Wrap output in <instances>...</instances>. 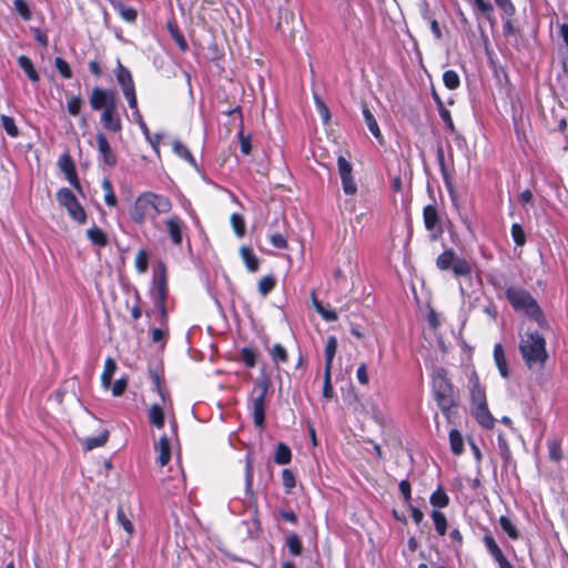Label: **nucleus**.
<instances>
[{
  "instance_id": "nucleus-57",
  "label": "nucleus",
  "mask_w": 568,
  "mask_h": 568,
  "mask_svg": "<svg viewBox=\"0 0 568 568\" xmlns=\"http://www.w3.org/2000/svg\"><path fill=\"white\" fill-rule=\"evenodd\" d=\"M283 485L287 489H292L295 486V476L290 469H284L282 471Z\"/></svg>"
},
{
  "instance_id": "nucleus-13",
  "label": "nucleus",
  "mask_w": 568,
  "mask_h": 568,
  "mask_svg": "<svg viewBox=\"0 0 568 568\" xmlns=\"http://www.w3.org/2000/svg\"><path fill=\"white\" fill-rule=\"evenodd\" d=\"M165 224H166V230L171 237V241L176 245L181 244L182 231L184 227L182 220L179 216L173 215L166 220Z\"/></svg>"
},
{
  "instance_id": "nucleus-47",
  "label": "nucleus",
  "mask_w": 568,
  "mask_h": 568,
  "mask_svg": "<svg viewBox=\"0 0 568 568\" xmlns=\"http://www.w3.org/2000/svg\"><path fill=\"white\" fill-rule=\"evenodd\" d=\"M443 80L445 85L450 90H454L459 85V77L453 70H447L443 75Z\"/></svg>"
},
{
  "instance_id": "nucleus-62",
  "label": "nucleus",
  "mask_w": 568,
  "mask_h": 568,
  "mask_svg": "<svg viewBox=\"0 0 568 568\" xmlns=\"http://www.w3.org/2000/svg\"><path fill=\"white\" fill-rule=\"evenodd\" d=\"M240 142H241V150L244 154H248L251 152V136L244 135L243 131H240L239 133Z\"/></svg>"
},
{
  "instance_id": "nucleus-4",
  "label": "nucleus",
  "mask_w": 568,
  "mask_h": 568,
  "mask_svg": "<svg viewBox=\"0 0 568 568\" xmlns=\"http://www.w3.org/2000/svg\"><path fill=\"white\" fill-rule=\"evenodd\" d=\"M357 254L353 248L343 250L337 258V266L334 272L336 282L345 281L348 276L352 277L356 272Z\"/></svg>"
},
{
  "instance_id": "nucleus-16",
  "label": "nucleus",
  "mask_w": 568,
  "mask_h": 568,
  "mask_svg": "<svg viewBox=\"0 0 568 568\" xmlns=\"http://www.w3.org/2000/svg\"><path fill=\"white\" fill-rule=\"evenodd\" d=\"M470 399L473 407L487 404L485 389L479 385L476 374L471 376Z\"/></svg>"
},
{
  "instance_id": "nucleus-34",
  "label": "nucleus",
  "mask_w": 568,
  "mask_h": 568,
  "mask_svg": "<svg viewBox=\"0 0 568 568\" xmlns=\"http://www.w3.org/2000/svg\"><path fill=\"white\" fill-rule=\"evenodd\" d=\"M432 518L434 520L435 528H436L437 532L440 536H444L447 530V520H446L445 515L438 510H434L432 514Z\"/></svg>"
},
{
  "instance_id": "nucleus-19",
  "label": "nucleus",
  "mask_w": 568,
  "mask_h": 568,
  "mask_svg": "<svg viewBox=\"0 0 568 568\" xmlns=\"http://www.w3.org/2000/svg\"><path fill=\"white\" fill-rule=\"evenodd\" d=\"M109 435H110V433L106 428H101L98 436L87 437L83 440V446H84L85 450H92L93 448L104 446L109 439Z\"/></svg>"
},
{
  "instance_id": "nucleus-48",
  "label": "nucleus",
  "mask_w": 568,
  "mask_h": 568,
  "mask_svg": "<svg viewBox=\"0 0 568 568\" xmlns=\"http://www.w3.org/2000/svg\"><path fill=\"white\" fill-rule=\"evenodd\" d=\"M155 283H156L158 292H159V303H160V306L163 308L164 307V300H165V296H166V290H165L166 278H165L164 271L159 276V278L155 281Z\"/></svg>"
},
{
  "instance_id": "nucleus-55",
  "label": "nucleus",
  "mask_w": 568,
  "mask_h": 568,
  "mask_svg": "<svg viewBox=\"0 0 568 568\" xmlns=\"http://www.w3.org/2000/svg\"><path fill=\"white\" fill-rule=\"evenodd\" d=\"M252 484H253V464L251 462V458L247 457L246 468H245V486H246L247 493H251Z\"/></svg>"
},
{
  "instance_id": "nucleus-14",
  "label": "nucleus",
  "mask_w": 568,
  "mask_h": 568,
  "mask_svg": "<svg viewBox=\"0 0 568 568\" xmlns=\"http://www.w3.org/2000/svg\"><path fill=\"white\" fill-rule=\"evenodd\" d=\"M98 149L103 158V162L109 166H113L116 162V158L113 154L111 146L103 133L97 134Z\"/></svg>"
},
{
  "instance_id": "nucleus-18",
  "label": "nucleus",
  "mask_w": 568,
  "mask_h": 568,
  "mask_svg": "<svg viewBox=\"0 0 568 568\" xmlns=\"http://www.w3.org/2000/svg\"><path fill=\"white\" fill-rule=\"evenodd\" d=\"M148 195L151 202L150 204L152 205V210L156 214L168 213L171 210L172 204L168 197L151 192H148Z\"/></svg>"
},
{
  "instance_id": "nucleus-49",
  "label": "nucleus",
  "mask_w": 568,
  "mask_h": 568,
  "mask_svg": "<svg viewBox=\"0 0 568 568\" xmlns=\"http://www.w3.org/2000/svg\"><path fill=\"white\" fill-rule=\"evenodd\" d=\"M54 65L63 78L70 79L72 77V71L69 63L62 58H55Z\"/></svg>"
},
{
  "instance_id": "nucleus-60",
  "label": "nucleus",
  "mask_w": 568,
  "mask_h": 568,
  "mask_svg": "<svg viewBox=\"0 0 568 568\" xmlns=\"http://www.w3.org/2000/svg\"><path fill=\"white\" fill-rule=\"evenodd\" d=\"M270 240H271V243L273 244V246H275L277 248H286L287 247V240L285 239L284 235H282L280 233L271 235Z\"/></svg>"
},
{
  "instance_id": "nucleus-50",
  "label": "nucleus",
  "mask_w": 568,
  "mask_h": 568,
  "mask_svg": "<svg viewBox=\"0 0 568 568\" xmlns=\"http://www.w3.org/2000/svg\"><path fill=\"white\" fill-rule=\"evenodd\" d=\"M148 253L144 250H140L135 256V267L139 273H144L148 270Z\"/></svg>"
},
{
  "instance_id": "nucleus-41",
  "label": "nucleus",
  "mask_w": 568,
  "mask_h": 568,
  "mask_svg": "<svg viewBox=\"0 0 568 568\" xmlns=\"http://www.w3.org/2000/svg\"><path fill=\"white\" fill-rule=\"evenodd\" d=\"M332 369H324V381H323V397L331 399L334 396V390L332 386Z\"/></svg>"
},
{
  "instance_id": "nucleus-3",
  "label": "nucleus",
  "mask_w": 568,
  "mask_h": 568,
  "mask_svg": "<svg viewBox=\"0 0 568 568\" xmlns=\"http://www.w3.org/2000/svg\"><path fill=\"white\" fill-rule=\"evenodd\" d=\"M433 389L438 406L443 410H448L453 406V388L443 368L437 369L433 375Z\"/></svg>"
},
{
  "instance_id": "nucleus-32",
  "label": "nucleus",
  "mask_w": 568,
  "mask_h": 568,
  "mask_svg": "<svg viewBox=\"0 0 568 568\" xmlns=\"http://www.w3.org/2000/svg\"><path fill=\"white\" fill-rule=\"evenodd\" d=\"M449 443H450L452 450L456 455H459L463 453L464 442H463V437L458 430H456V429L450 430Z\"/></svg>"
},
{
  "instance_id": "nucleus-17",
  "label": "nucleus",
  "mask_w": 568,
  "mask_h": 568,
  "mask_svg": "<svg viewBox=\"0 0 568 568\" xmlns=\"http://www.w3.org/2000/svg\"><path fill=\"white\" fill-rule=\"evenodd\" d=\"M473 414L476 420L485 428H493L495 425V418L489 413L487 404L473 407Z\"/></svg>"
},
{
  "instance_id": "nucleus-45",
  "label": "nucleus",
  "mask_w": 568,
  "mask_h": 568,
  "mask_svg": "<svg viewBox=\"0 0 568 568\" xmlns=\"http://www.w3.org/2000/svg\"><path fill=\"white\" fill-rule=\"evenodd\" d=\"M82 106V99L79 95H72L67 102L68 112L71 115H79Z\"/></svg>"
},
{
  "instance_id": "nucleus-38",
  "label": "nucleus",
  "mask_w": 568,
  "mask_h": 568,
  "mask_svg": "<svg viewBox=\"0 0 568 568\" xmlns=\"http://www.w3.org/2000/svg\"><path fill=\"white\" fill-rule=\"evenodd\" d=\"M549 458L556 463L562 458L561 444L557 439H552L548 443Z\"/></svg>"
},
{
  "instance_id": "nucleus-35",
  "label": "nucleus",
  "mask_w": 568,
  "mask_h": 568,
  "mask_svg": "<svg viewBox=\"0 0 568 568\" xmlns=\"http://www.w3.org/2000/svg\"><path fill=\"white\" fill-rule=\"evenodd\" d=\"M453 272L456 276H467L471 273V267L466 260L457 257L453 265Z\"/></svg>"
},
{
  "instance_id": "nucleus-33",
  "label": "nucleus",
  "mask_w": 568,
  "mask_h": 568,
  "mask_svg": "<svg viewBox=\"0 0 568 568\" xmlns=\"http://www.w3.org/2000/svg\"><path fill=\"white\" fill-rule=\"evenodd\" d=\"M88 237L99 246H105L108 244V239L103 231L97 226L88 230Z\"/></svg>"
},
{
  "instance_id": "nucleus-21",
  "label": "nucleus",
  "mask_w": 568,
  "mask_h": 568,
  "mask_svg": "<svg viewBox=\"0 0 568 568\" xmlns=\"http://www.w3.org/2000/svg\"><path fill=\"white\" fill-rule=\"evenodd\" d=\"M494 359L499 369L500 375L504 378H507L509 376L507 359L505 356L504 348L500 344H496L494 347Z\"/></svg>"
},
{
  "instance_id": "nucleus-56",
  "label": "nucleus",
  "mask_w": 568,
  "mask_h": 568,
  "mask_svg": "<svg viewBox=\"0 0 568 568\" xmlns=\"http://www.w3.org/2000/svg\"><path fill=\"white\" fill-rule=\"evenodd\" d=\"M128 386V381L125 378H120L118 381H115V383L113 385H111V390H112V394L113 396H121L125 388Z\"/></svg>"
},
{
  "instance_id": "nucleus-2",
  "label": "nucleus",
  "mask_w": 568,
  "mask_h": 568,
  "mask_svg": "<svg viewBox=\"0 0 568 568\" xmlns=\"http://www.w3.org/2000/svg\"><path fill=\"white\" fill-rule=\"evenodd\" d=\"M506 296L510 305L517 311L525 313L528 317L536 321L542 331L549 329L546 316L536 300L524 288L510 286L506 291Z\"/></svg>"
},
{
  "instance_id": "nucleus-11",
  "label": "nucleus",
  "mask_w": 568,
  "mask_h": 568,
  "mask_svg": "<svg viewBox=\"0 0 568 568\" xmlns=\"http://www.w3.org/2000/svg\"><path fill=\"white\" fill-rule=\"evenodd\" d=\"M101 122L103 123V126L108 130H111L113 132L121 131L122 124L118 113V104L102 111Z\"/></svg>"
},
{
  "instance_id": "nucleus-15",
  "label": "nucleus",
  "mask_w": 568,
  "mask_h": 568,
  "mask_svg": "<svg viewBox=\"0 0 568 568\" xmlns=\"http://www.w3.org/2000/svg\"><path fill=\"white\" fill-rule=\"evenodd\" d=\"M154 449L158 453V462L161 466H165L171 458V445L169 438L163 435L155 443Z\"/></svg>"
},
{
  "instance_id": "nucleus-40",
  "label": "nucleus",
  "mask_w": 568,
  "mask_h": 568,
  "mask_svg": "<svg viewBox=\"0 0 568 568\" xmlns=\"http://www.w3.org/2000/svg\"><path fill=\"white\" fill-rule=\"evenodd\" d=\"M173 150L174 152L180 156L185 159L191 164L195 165V160L189 149L180 141H175L173 143Z\"/></svg>"
},
{
  "instance_id": "nucleus-24",
  "label": "nucleus",
  "mask_w": 568,
  "mask_h": 568,
  "mask_svg": "<svg viewBox=\"0 0 568 568\" xmlns=\"http://www.w3.org/2000/svg\"><path fill=\"white\" fill-rule=\"evenodd\" d=\"M457 257L458 256L455 254L453 250H447L437 257L436 265L442 271H446L450 267L453 268V265Z\"/></svg>"
},
{
  "instance_id": "nucleus-42",
  "label": "nucleus",
  "mask_w": 568,
  "mask_h": 568,
  "mask_svg": "<svg viewBox=\"0 0 568 568\" xmlns=\"http://www.w3.org/2000/svg\"><path fill=\"white\" fill-rule=\"evenodd\" d=\"M1 123H2V126L6 130V132L10 136L17 138L19 135V129L16 125V122H14L13 118L8 116V115H2L1 116Z\"/></svg>"
},
{
  "instance_id": "nucleus-58",
  "label": "nucleus",
  "mask_w": 568,
  "mask_h": 568,
  "mask_svg": "<svg viewBox=\"0 0 568 568\" xmlns=\"http://www.w3.org/2000/svg\"><path fill=\"white\" fill-rule=\"evenodd\" d=\"M484 541H485V545L487 547V549L489 550L490 555L494 556L496 554H498L499 551H501V549L499 548V546L496 544L495 539L493 538V536L490 535H485L484 537Z\"/></svg>"
},
{
  "instance_id": "nucleus-39",
  "label": "nucleus",
  "mask_w": 568,
  "mask_h": 568,
  "mask_svg": "<svg viewBox=\"0 0 568 568\" xmlns=\"http://www.w3.org/2000/svg\"><path fill=\"white\" fill-rule=\"evenodd\" d=\"M275 286V277L273 275H266L258 282V292L261 295H267Z\"/></svg>"
},
{
  "instance_id": "nucleus-46",
  "label": "nucleus",
  "mask_w": 568,
  "mask_h": 568,
  "mask_svg": "<svg viewBox=\"0 0 568 568\" xmlns=\"http://www.w3.org/2000/svg\"><path fill=\"white\" fill-rule=\"evenodd\" d=\"M231 223H232V226H233L236 235L239 237L244 236V234H245V223H244V220H243L242 215H240L237 213H233L232 216H231Z\"/></svg>"
},
{
  "instance_id": "nucleus-30",
  "label": "nucleus",
  "mask_w": 568,
  "mask_h": 568,
  "mask_svg": "<svg viewBox=\"0 0 568 568\" xmlns=\"http://www.w3.org/2000/svg\"><path fill=\"white\" fill-rule=\"evenodd\" d=\"M291 456H292L291 450L285 444L280 443L276 446V450H275V455H274V462L276 464H278V465L288 464L291 462Z\"/></svg>"
},
{
  "instance_id": "nucleus-25",
  "label": "nucleus",
  "mask_w": 568,
  "mask_h": 568,
  "mask_svg": "<svg viewBox=\"0 0 568 568\" xmlns=\"http://www.w3.org/2000/svg\"><path fill=\"white\" fill-rule=\"evenodd\" d=\"M423 217L425 227L428 231H433L438 223V213L434 205H427L424 207Z\"/></svg>"
},
{
  "instance_id": "nucleus-1",
  "label": "nucleus",
  "mask_w": 568,
  "mask_h": 568,
  "mask_svg": "<svg viewBox=\"0 0 568 568\" xmlns=\"http://www.w3.org/2000/svg\"><path fill=\"white\" fill-rule=\"evenodd\" d=\"M519 352L529 371L536 373L544 371L549 355L546 349V339L539 332H526L520 338Z\"/></svg>"
},
{
  "instance_id": "nucleus-5",
  "label": "nucleus",
  "mask_w": 568,
  "mask_h": 568,
  "mask_svg": "<svg viewBox=\"0 0 568 568\" xmlns=\"http://www.w3.org/2000/svg\"><path fill=\"white\" fill-rule=\"evenodd\" d=\"M57 197L59 203L67 209L68 213L73 220L79 223L85 222L87 214L84 209L80 205L71 190L67 187L59 190Z\"/></svg>"
},
{
  "instance_id": "nucleus-64",
  "label": "nucleus",
  "mask_w": 568,
  "mask_h": 568,
  "mask_svg": "<svg viewBox=\"0 0 568 568\" xmlns=\"http://www.w3.org/2000/svg\"><path fill=\"white\" fill-rule=\"evenodd\" d=\"M496 4L508 16L515 12V8L510 0H495Z\"/></svg>"
},
{
  "instance_id": "nucleus-20",
  "label": "nucleus",
  "mask_w": 568,
  "mask_h": 568,
  "mask_svg": "<svg viewBox=\"0 0 568 568\" xmlns=\"http://www.w3.org/2000/svg\"><path fill=\"white\" fill-rule=\"evenodd\" d=\"M240 254L250 272H256L258 270L260 260L254 254L253 250L248 246H242Z\"/></svg>"
},
{
  "instance_id": "nucleus-27",
  "label": "nucleus",
  "mask_w": 568,
  "mask_h": 568,
  "mask_svg": "<svg viewBox=\"0 0 568 568\" xmlns=\"http://www.w3.org/2000/svg\"><path fill=\"white\" fill-rule=\"evenodd\" d=\"M336 349H337L336 337L335 336L328 337L326 345H325V368L324 369H332L333 359H334Z\"/></svg>"
},
{
  "instance_id": "nucleus-61",
  "label": "nucleus",
  "mask_w": 568,
  "mask_h": 568,
  "mask_svg": "<svg viewBox=\"0 0 568 568\" xmlns=\"http://www.w3.org/2000/svg\"><path fill=\"white\" fill-rule=\"evenodd\" d=\"M120 16L129 22H133L136 19V11L133 8L120 7Z\"/></svg>"
},
{
  "instance_id": "nucleus-36",
  "label": "nucleus",
  "mask_w": 568,
  "mask_h": 568,
  "mask_svg": "<svg viewBox=\"0 0 568 568\" xmlns=\"http://www.w3.org/2000/svg\"><path fill=\"white\" fill-rule=\"evenodd\" d=\"M448 501H449V498L442 488H438L430 496V504L435 507H439V508L446 507L448 505Z\"/></svg>"
},
{
  "instance_id": "nucleus-12",
  "label": "nucleus",
  "mask_w": 568,
  "mask_h": 568,
  "mask_svg": "<svg viewBox=\"0 0 568 568\" xmlns=\"http://www.w3.org/2000/svg\"><path fill=\"white\" fill-rule=\"evenodd\" d=\"M59 166L62 172L65 173L67 179L69 182L79 191L81 192V185L80 181L78 179L74 164L70 158L69 154H63L59 160Z\"/></svg>"
},
{
  "instance_id": "nucleus-53",
  "label": "nucleus",
  "mask_w": 568,
  "mask_h": 568,
  "mask_svg": "<svg viewBox=\"0 0 568 568\" xmlns=\"http://www.w3.org/2000/svg\"><path fill=\"white\" fill-rule=\"evenodd\" d=\"M511 235L517 245L521 246L525 244V242H526L525 232L519 224H513Z\"/></svg>"
},
{
  "instance_id": "nucleus-51",
  "label": "nucleus",
  "mask_w": 568,
  "mask_h": 568,
  "mask_svg": "<svg viewBox=\"0 0 568 568\" xmlns=\"http://www.w3.org/2000/svg\"><path fill=\"white\" fill-rule=\"evenodd\" d=\"M271 355L274 362H286L287 353L281 344H275L271 349Z\"/></svg>"
},
{
  "instance_id": "nucleus-44",
  "label": "nucleus",
  "mask_w": 568,
  "mask_h": 568,
  "mask_svg": "<svg viewBox=\"0 0 568 568\" xmlns=\"http://www.w3.org/2000/svg\"><path fill=\"white\" fill-rule=\"evenodd\" d=\"M118 523L123 527V529L131 536L134 532V527L131 520L125 515L124 510L120 507L116 511Z\"/></svg>"
},
{
  "instance_id": "nucleus-54",
  "label": "nucleus",
  "mask_w": 568,
  "mask_h": 568,
  "mask_svg": "<svg viewBox=\"0 0 568 568\" xmlns=\"http://www.w3.org/2000/svg\"><path fill=\"white\" fill-rule=\"evenodd\" d=\"M241 358H242L243 363L247 367L255 366L256 355H255V352L253 349H251V348H243L242 352H241Z\"/></svg>"
},
{
  "instance_id": "nucleus-10",
  "label": "nucleus",
  "mask_w": 568,
  "mask_h": 568,
  "mask_svg": "<svg viewBox=\"0 0 568 568\" xmlns=\"http://www.w3.org/2000/svg\"><path fill=\"white\" fill-rule=\"evenodd\" d=\"M150 203L148 193H143L135 200L134 205L130 211V216L135 223H143L145 217L150 214L152 210V205Z\"/></svg>"
},
{
  "instance_id": "nucleus-63",
  "label": "nucleus",
  "mask_w": 568,
  "mask_h": 568,
  "mask_svg": "<svg viewBox=\"0 0 568 568\" xmlns=\"http://www.w3.org/2000/svg\"><path fill=\"white\" fill-rule=\"evenodd\" d=\"M170 31L173 37V39L176 41L179 47L182 50H185L187 48L186 41L184 40L183 36L179 32V30L172 26H170Z\"/></svg>"
},
{
  "instance_id": "nucleus-52",
  "label": "nucleus",
  "mask_w": 568,
  "mask_h": 568,
  "mask_svg": "<svg viewBox=\"0 0 568 568\" xmlns=\"http://www.w3.org/2000/svg\"><path fill=\"white\" fill-rule=\"evenodd\" d=\"M14 8L26 21L31 19V11L24 0H14Z\"/></svg>"
},
{
  "instance_id": "nucleus-59",
  "label": "nucleus",
  "mask_w": 568,
  "mask_h": 568,
  "mask_svg": "<svg viewBox=\"0 0 568 568\" xmlns=\"http://www.w3.org/2000/svg\"><path fill=\"white\" fill-rule=\"evenodd\" d=\"M484 541H485V545L487 547V549L489 550L490 555L494 556L496 554H498L499 551H501V549L499 548V546L496 544L495 539L493 538V536L490 535H485L484 537Z\"/></svg>"
},
{
  "instance_id": "nucleus-8",
  "label": "nucleus",
  "mask_w": 568,
  "mask_h": 568,
  "mask_svg": "<svg viewBox=\"0 0 568 568\" xmlns=\"http://www.w3.org/2000/svg\"><path fill=\"white\" fill-rule=\"evenodd\" d=\"M337 166L344 193L346 195H355L357 193V184L353 176L352 163L341 155L337 159Z\"/></svg>"
},
{
  "instance_id": "nucleus-9",
  "label": "nucleus",
  "mask_w": 568,
  "mask_h": 568,
  "mask_svg": "<svg viewBox=\"0 0 568 568\" xmlns=\"http://www.w3.org/2000/svg\"><path fill=\"white\" fill-rule=\"evenodd\" d=\"M266 393H267V384L263 383L262 385H260V392H258L257 396L254 397L253 402H252L254 424L257 427L264 426Z\"/></svg>"
},
{
  "instance_id": "nucleus-26",
  "label": "nucleus",
  "mask_w": 568,
  "mask_h": 568,
  "mask_svg": "<svg viewBox=\"0 0 568 568\" xmlns=\"http://www.w3.org/2000/svg\"><path fill=\"white\" fill-rule=\"evenodd\" d=\"M363 115L368 130L379 142H382V132L379 130L377 121L366 106L363 108Z\"/></svg>"
},
{
  "instance_id": "nucleus-6",
  "label": "nucleus",
  "mask_w": 568,
  "mask_h": 568,
  "mask_svg": "<svg viewBox=\"0 0 568 568\" xmlns=\"http://www.w3.org/2000/svg\"><path fill=\"white\" fill-rule=\"evenodd\" d=\"M278 14L277 30L293 40L302 27L301 20L288 8H280Z\"/></svg>"
},
{
  "instance_id": "nucleus-7",
  "label": "nucleus",
  "mask_w": 568,
  "mask_h": 568,
  "mask_svg": "<svg viewBox=\"0 0 568 568\" xmlns=\"http://www.w3.org/2000/svg\"><path fill=\"white\" fill-rule=\"evenodd\" d=\"M90 105L94 111H104L118 104L116 93L112 90L93 88L90 95Z\"/></svg>"
},
{
  "instance_id": "nucleus-37",
  "label": "nucleus",
  "mask_w": 568,
  "mask_h": 568,
  "mask_svg": "<svg viewBox=\"0 0 568 568\" xmlns=\"http://www.w3.org/2000/svg\"><path fill=\"white\" fill-rule=\"evenodd\" d=\"M286 545L290 549V552L293 556H300L302 552V542L300 537L296 534H291L286 539Z\"/></svg>"
},
{
  "instance_id": "nucleus-23",
  "label": "nucleus",
  "mask_w": 568,
  "mask_h": 568,
  "mask_svg": "<svg viewBox=\"0 0 568 568\" xmlns=\"http://www.w3.org/2000/svg\"><path fill=\"white\" fill-rule=\"evenodd\" d=\"M116 79L123 92L128 91L129 88L134 89V83L130 71L126 68H124L121 63H119L118 65Z\"/></svg>"
},
{
  "instance_id": "nucleus-22",
  "label": "nucleus",
  "mask_w": 568,
  "mask_h": 568,
  "mask_svg": "<svg viewBox=\"0 0 568 568\" xmlns=\"http://www.w3.org/2000/svg\"><path fill=\"white\" fill-rule=\"evenodd\" d=\"M116 369V363L112 357H108L104 363V368L101 375V383L103 388L109 389L111 387L112 376Z\"/></svg>"
},
{
  "instance_id": "nucleus-31",
  "label": "nucleus",
  "mask_w": 568,
  "mask_h": 568,
  "mask_svg": "<svg viewBox=\"0 0 568 568\" xmlns=\"http://www.w3.org/2000/svg\"><path fill=\"white\" fill-rule=\"evenodd\" d=\"M499 525L509 538L514 540L519 538V531L507 516H501L499 518Z\"/></svg>"
},
{
  "instance_id": "nucleus-43",
  "label": "nucleus",
  "mask_w": 568,
  "mask_h": 568,
  "mask_svg": "<svg viewBox=\"0 0 568 568\" xmlns=\"http://www.w3.org/2000/svg\"><path fill=\"white\" fill-rule=\"evenodd\" d=\"M102 187L105 191L104 201L109 206L116 205V196L113 192L112 184L109 179H104L102 181Z\"/></svg>"
},
{
  "instance_id": "nucleus-28",
  "label": "nucleus",
  "mask_w": 568,
  "mask_h": 568,
  "mask_svg": "<svg viewBox=\"0 0 568 568\" xmlns=\"http://www.w3.org/2000/svg\"><path fill=\"white\" fill-rule=\"evenodd\" d=\"M149 418L151 424H153L158 428H162L164 426V412L163 408L159 404H153L149 408Z\"/></svg>"
},
{
  "instance_id": "nucleus-29",
  "label": "nucleus",
  "mask_w": 568,
  "mask_h": 568,
  "mask_svg": "<svg viewBox=\"0 0 568 568\" xmlns=\"http://www.w3.org/2000/svg\"><path fill=\"white\" fill-rule=\"evenodd\" d=\"M18 63H19V67L27 73L28 78L32 81V82H38L39 81V75L33 67V63L32 61L26 57V55H20L18 58Z\"/></svg>"
}]
</instances>
